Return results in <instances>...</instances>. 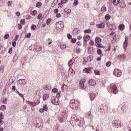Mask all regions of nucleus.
Masks as SVG:
<instances>
[{
	"label": "nucleus",
	"mask_w": 131,
	"mask_h": 131,
	"mask_svg": "<svg viewBox=\"0 0 131 131\" xmlns=\"http://www.w3.org/2000/svg\"><path fill=\"white\" fill-rule=\"evenodd\" d=\"M70 106L72 109L77 110L79 107V102L75 99H72L70 102Z\"/></svg>",
	"instance_id": "nucleus-1"
},
{
	"label": "nucleus",
	"mask_w": 131,
	"mask_h": 131,
	"mask_svg": "<svg viewBox=\"0 0 131 131\" xmlns=\"http://www.w3.org/2000/svg\"><path fill=\"white\" fill-rule=\"evenodd\" d=\"M108 91L109 93H113L116 95L118 93V89H117V86L114 84H111L108 89Z\"/></svg>",
	"instance_id": "nucleus-2"
},
{
	"label": "nucleus",
	"mask_w": 131,
	"mask_h": 131,
	"mask_svg": "<svg viewBox=\"0 0 131 131\" xmlns=\"http://www.w3.org/2000/svg\"><path fill=\"white\" fill-rule=\"evenodd\" d=\"M95 46L97 48H103L104 46L101 43L102 42V39L101 38L97 36L95 38Z\"/></svg>",
	"instance_id": "nucleus-3"
},
{
	"label": "nucleus",
	"mask_w": 131,
	"mask_h": 131,
	"mask_svg": "<svg viewBox=\"0 0 131 131\" xmlns=\"http://www.w3.org/2000/svg\"><path fill=\"white\" fill-rule=\"evenodd\" d=\"M113 125L116 127V128H118L122 126V123H121V121L119 120H115L113 122Z\"/></svg>",
	"instance_id": "nucleus-4"
},
{
	"label": "nucleus",
	"mask_w": 131,
	"mask_h": 131,
	"mask_svg": "<svg viewBox=\"0 0 131 131\" xmlns=\"http://www.w3.org/2000/svg\"><path fill=\"white\" fill-rule=\"evenodd\" d=\"M17 83L18 85H20V86H23L27 83V80L26 79H19L17 82Z\"/></svg>",
	"instance_id": "nucleus-5"
},
{
	"label": "nucleus",
	"mask_w": 131,
	"mask_h": 131,
	"mask_svg": "<svg viewBox=\"0 0 131 131\" xmlns=\"http://www.w3.org/2000/svg\"><path fill=\"white\" fill-rule=\"evenodd\" d=\"M51 103L54 105H59V98L57 97L52 96L51 98Z\"/></svg>",
	"instance_id": "nucleus-6"
},
{
	"label": "nucleus",
	"mask_w": 131,
	"mask_h": 131,
	"mask_svg": "<svg viewBox=\"0 0 131 131\" xmlns=\"http://www.w3.org/2000/svg\"><path fill=\"white\" fill-rule=\"evenodd\" d=\"M113 73L114 75L117 76V77H120L121 76V74H122L121 71L118 69H115Z\"/></svg>",
	"instance_id": "nucleus-7"
},
{
	"label": "nucleus",
	"mask_w": 131,
	"mask_h": 131,
	"mask_svg": "<svg viewBox=\"0 0 131 131\" xmlns=\"http://www.w3.org/2000/svg\"><path fill=\"white\" fill-rule=\"evenodd\" d=\"M110 35L111 37H112V43H115V41H116V33L115 32H112Z\"/></svg>",
	"instance_id": "nucleus-8"
},
{
	"label": "nucleus",
	"mask_w": 131,
	"mask_h": 131,
	"mask_svg": "<svg viewBox=\"0 0 131 131\" xmlns=\"http://www.w3.org/2000/svg\"><path fill=\"white\" fill-rule=\"evenodd\" d=\"M43 126V122H42V120L39 119L37 120V123L36 124V127L38 128H40Z\"/></svg>",
	"instance_id": "nucleus-9"
},
{
	"label": "nucleus",
	"mask_w": 131,
	"mask_h": 131,
	"mask_svg": "<svg viewBox=\"0 0 131 131\" xmlns=\"http://www.w3.org/2000/svg\"><path fill=\"white\" fill-rule=\"evenodd\" d=\"M56 27L57 30H61L62 28H64V25L63 24V23L62 22H57L56 24Z\"/></svg>",
	"instance_id": "nucleus-10"
},
{
	"label": "nucleus",
	"mask_w": 131,
	"mask_h": 131,
	"mask_svg": "<svg viewBox=\"0 0 131 131\" xmlns=\"http://www.w3.org/2000/svg\"><path fill=\"white\" fill-rule=\"evenodd\" d=\"M117 58L118 59V60L123 61L125 60V59H126V55L123 53L117 56Z\"/></svg>",
	"instance_id": "nucleus-11"
},
{
	"label": "nucleus",
	"mask_w": 131,
	"mask_h": 131,
	"mask_svg": "<svg viewBox=\"0 0 131 131\" xmlns=\"http://www.w3.org/2000/svg\"><path fill=\"white\" fill-rule=\"evenodd\" d=\"M85 81H86V79L84 78H82L79 81L80 86H81L82 89H85V86L84 85V82H85Z\"/></svg>",
	"instance_id": "nucleus-12"
},
{
	"label": "nucleus",
	"mask_w": 131,
	"mask_h": 131,
	"mask_svg": "<svg viewBox=\"0 0 131 131\" xmlns=\"http://www.w3.org/2000/svg\"><path fill=\"white\" fill-rule=\"evenodd\" d=\"M92 70H93V68H86L84 69L83 72V73H89V74H91V73H92Z\"/></svg>",
	"instance_id": "nucleus-13"
},
{
	"label": "nucleus",
	"mask_w": 131,
	"mask_h": 131,
	"mask_svg": "<svg viewBox=\"0 0 131 131\" xmlns=\"http://www.w3.org/2000/svg\"><path fill=\"white\" fill-rule=\"evenodd\" d=\"M96 27L97 28H101V29L105 28V23L102 22V23H101L100 24H98L96 25Z\"/></svg>",
	"instance_id": "nucleus-14"
},
{
	"label": "nucleus",
	"mask_w": 131,
	"mask_h": 131,
	"mask_svg": "<svg viewBox=\"0 0 131 131\" xmlns=\"http://www.w3.org/2000/svg\"><path fill=\"white\" fill-rule=\"evenodd\" d=\"M88 83L90 84V85L94 86L96 85V82L95 80H93V79H90Z\"/></svg>",
	"instance_id": "nucleus-15"
},
{
	"label": "nucleus",
	"mask_w": 131,
	"mask_h": 131,
	"mask_svg": "<svg viewBox=\"0 0 131 131\" xmlns=\"http://www.w3.org/2000/svg\"><path fill=\"white\" fill-rule=\"evenodd\" d=\"M98 111L100 113H105V108H104V105H101L98 108Z\"/></svg>",
	"instance_id": "nucleus-16"
},
{
	"label": "nucleus",
	"mask_w": 131,
	"mask_h": 131,
	"mask_svg": "<svg viewBox=\"0 0 131 131\" xmlns=\"http://www.w3.org/2000/svg\"><path fill=\"white\" fill-rule=\"evenodd\" d=\"M95 49L93 47H89L88 48V52L89 54H93Z\"/></svg>",
	"instance_id": "nucleus-17"
},
{
	"label": "nucleus",
	"mask_w": 131,
	"mask_h": 131,
	"mask_svg": "<svg viewBox=\"0 0 131 131\" xmlns=\"http://www.w3.org/2000/svg\"><path fill=\"white\" fill-rule=\"evenodd\" d=\"M83 39L85 41H89V40L91 39V36H90V35L85 34L83 37Z\"/></svg>",
	"instance_id": "nucleus-18"
},
{
	"label": "nucleus",
	"mask_w": 131,
	"mask_h": 131,
	"mask_svg": "<svg viewBox=\"0 0 131 131\" xmlns=\"http://www.w3.org/2000/svg\"><path fill=\"white\" fill-rule=\"evenodd\" d=\"M119 5L120 8H122V9H124V8H125V7H126V5H125V3H124V1H121L120 3H119Z\"/></svg>",
	"instance_id": "nucleus-19"
},
{
	"label": "nucleus",
	"mask_w": 131,
	"mask_h": 131,
	"mask_svg": "<svg viewBox=\"0 0 131 131\" xmlns=\"http://www.w3.org/2000/svg\"><path fill=\"white\" fill-rule=\"evenodd\" d=\"M127 39H128V38H125V41L124 42V50H126V48L127 47Z\"/></svg>",
	"instance_id": "nucleus-20"
},
{
	"label": "nucleus",
	"mask_w": 131,
	"mask_h": 131,
	"mask_svg": "<svg viewBox=\"0 0 131 131\" xmlns=\"http://www.w3.org/2000/svg\"><path fill=\"white\" fill-rule=\"evenodd\" d=\"M75 61V60H74V59L72 58L69 62L68 63V65L70 67H71V66H72L73 65V63H74V61Z\"/></svg>",
	"instance_id": "nucleus-21"
},
{
	"label": "nucleus",
	"mask_w": 131,
	"mask_h": 131,
	"mask_svg": "<svg viewBox=\"0 0 131 131\" xmlns=\"http://www.w3.org/2000/svg\"><path fill=\"white\" fill-rule=\"evenodd\" d=\"M26 102L28 103V104L30 106H32V107H35V103H34V102H30L29 101H26Z\"/></svg>",
	"instance_id": "nucleus-22"
},
{
	"label": "nucleus",
	"mask_w": 131,
	"mask_h": 131,
	"mask_svg": "<svg viewBox=\"0 0 131 131\" xmlns=\"http://www.w3.org/2000/svg\"><path fill=\"white\" fill-rule=\"evenodd\" d=\"M124 28H125V26H124V24H121V25H119V29L121 31L124 30Z\"/></svg>",
	"instance_id": "nucleus-23"
},
{
	"label": "nucleus",
	"mask_w": 131,
	"mask_h": 131,
	"mask_svg": "<svg viewBox=\"0 0 131 131\" xmlns=\"http://www.w3.org/2000/svg\"><path fill=\"white\" fill-rule=\"evenodd\" d=\"M49 97H50V95H49V94H46L43 95V100L46 101V100H47V99L49 98Z\"/></svg>",
	"instance_id": "nucleus-24"
},
{
	"label": "nucleus",
	"mask_w": 131,
	"mask_h": 131,
	"mask_svg": "<svg viewBox=\"0 0 131 131\" xmlns=\"http://www.w3.org/2000/svg\"><path fill=\"white\" fill-rule=\"evenodd\" d=\"M44 90H48V91H50L51 90H52V87H51L50 85H45L44 86Z\"/></svg>",
	"instance_id": "nucleus-25"
},
{
	"label": "nucleus",
	"mask_w": 131,
	"mask_h": 131,
	"mask_svg": "<svg viewBox=\"0 0 131 131\" xmlns=\"http://www.w3.org/2000/svg\"><path fill=\"white\" fill-rule=\"evenodd\" d=\"M75 122H76L75 124L76 125H80L81 122H80V120H79V119L76 118V119H75Z\"/></svg>",
	"instance_id": "nucleus-26"
},
{
	"label": "nucleus",
	"mask_w": 131,
	"mask_h": 131,
	"mask_svg": "<svg viewBox=\"0 0 131 131\" xmlns=\"http://www.w3.org/2000/svg\"><path fill=\"white\" fill-rule=\"evenodd\" d=\"M64 12L66 14H67L68 15H70L71 13V10L69 9H64Z\"/></svg>",
	"instance_id": "nucleus-27"
},
{
	"label": "nucleus",
	"mask_w": 131,
	"mask_h": 131,
	"mask_svg": "<svg viewBox=\"0 0 131 131\" xmlns=\"http://www.w3.org/2000/svg\"><path fill=\"white\" fill-rule=\"evenodd\" d=\"M43 109L45 110V111H48V110H49V107H48V104H44L43 105Z\"/></svg>",
	"instance_id": "nucleus-28"
},
{
	"label": "nucleus",
	"mask_w": 131,
	"mask_h": 131,
	"mask_svg": "<svg viewBox=\"0 0 131 131\" xmlns=\"http://www.w3.org/2000/svg\"><path fill=\"white\" fill-rule=\"evenodd\" d=\"M95 98H96V94H95L94 93L90 94L91 100H94V99H95Z\"/></svg>",
	"instance_id": "nucleus-29"
},
{
	"label": "nucleus",
	"mask_w": 131,
	"mask_h": 131,
	"mask_svg": "<svg viewBox=\"0 0 131 131\" xmlns=\"http://www.w3.org/2000/svg\"><path fill=\"white\" fill-rule=\"evenodd\" d=\"M18 59V56L17 55V54H15L14 57H13V62H17V60Z\"/></svg>",
	"instance_id": "nucleus-30"
},
{
	"label": "nucleus",
	"mask_w": 131,
	"mask_h": 131,
	"mask_svg": "<svg viewBox=\"0 0 131 131\" xmlns=\"http://www.w3.org/2000/svg\"><path fill=\"white\" fill-rule=\"evenodd\" d=\"M120 0H113V4L115 6H117L118 4H119Z\"/></svg>",
	"instance_id": "nucleus-31"
},
{
	"label": "nucleus",
	"mask_w": 131,
	"mask_h": 131,
	"mask_svg": "<svg viewBox=\"0 0 131 131\" xmlns=\"http://www.w3.org/2000/svg\"><path fill=\"white\" fill-rule=\"evenodd\" d=\"M60 49H62V50L66 49V45L63 43H61Z\"/></svg>",
	"instance_id": "nucleus-32"
},
{
	"label": "nucleus",
	"mask_w": 131,
	"mask_h": 131,
	"mask_svg": "<svg viewBox=\"0 0 131 131\" xmlns=\"http://www.w3.org/2000/svg\"><path fill=\"white\" fill-rule=\"evenodd\" d=\"M31 14L32 15V16H35V15H36V14H37V11L36 10H34L31 12Z\"/></svg>",
	"instance_id": "nucleus-33"
},
{
	"label": "nucleus",
	"mask_w": 131,
	"mask_h": 131,
	"mask_svg": "<svg viewBox=\"0 0 131 131\" xmlns=\"http://www.w3.org/2000/svg\"><path fill=\"white\" fill-rule=\"evenodd\" d=\"M78 32H79V30L78 29H75L73 30V33L74 34H78Z\"/></svg>",
	"instance_id": "nucleus-34"
},
{
	"label": "nucleus",
	"mask_w": 131,
	"mask_h": 131,
	"mask_svg": "<svg viewBox=\"0 0 131 131\" xmlns=\"http://www.w3.org/2000/svg\"><path fill=\"white\" fill-rule=\"evenodd\" d=\"M36 7L37 8H41V2H37L36 4Z\"/></svg>",
	"instance_id": "nucleus-35"
},
{
	"label": "nucleus",
	"mask_w": 131,
	"mask_h": 131,
	"mask_svg": "<svg viewBox=\"0 0 131 131\" xmlns=\"http://www.w3.org/2000/svg\"><path fill=\"white\" fill-rule=\"evenodd\" d=\"M47 25H50V24H51V22H52V19L51 18H48L47 20Z\"/></svg>",
	"instance_id": "nucleus-36"
},
{
	"label": "nucleus",
	"mask_w": 131,
	"mask_h": 131,
	"mask_svg": "<svg viewBox=\"0 0 131 131\" xmlns=\"http://www.w3.org/2000/svg\"><path fill=\"white\" fill-rule=\"evenodd\" d=\"M0 109L2 111H5L7 108L6 107V105H2Z\"/></svg>",
	"instance_id": "nucleus-37"
},
{
	"label": "nucleus",
	"mask_w": 131,
	"mask_h": 131,
	"mask_svg": "<svg viewBox=\"0 0 131 131\" xmlns=\"http://www.w3.org/2000/svg\"><path fill=\"white\" fill-rule=\"evenodd\" d=\"M17 94L18 95H19L21 97V98H22V99H23V100L24 101V100H25V99H24V95H23V94L20 93V92H19L18 91H17Z\"/></svg>",
	"instance_id": "nucleus-38"
},
{
	"label": "nucleus",
	"mask_w": 131,
	"mask_h": 131,
	"mask_svg": "<svg viewBox=\"0 0 131 131\" xmlns=\"http://www.w3.org/2000/svg\"><path fill=\"white\" fill-rule=\"evenodd\" d=\"M67 89H68L67 85H66L64 83H63V85L62 87V90H67Z\"/></svg>",
	"instance_id": "nucleus-39"
},
{
	"label": "nucleus",
	"mask_w": 131,
	"mask_h": 131,
	"mask_svg": "<svg viewBox=\"0 0 131 131\" xmlns=\"http://www.w3.org/2000/svg\"><path fill=\"white\" fill-rule=\"evenodd\" d=\"M94 73L95 75H100V72L98 70H95L94 71Z\"/></svg>",
	"instance_id": "nucleus-40"
},
{
	"label": "nucleus",
	"mask_w": 131,
	"mask_h": 131,
	"mask_svg": "<svg viewBox=\"0 0 131 131\" xmlns=\"http://www.w3.org/2000/svg\"><path fill=\"white\" fill-rule=\"evenodd\" d=\"M106 67H110L111 66V61H107L106 63Z\"/></svg>",
	"instance_id": "nucleus-41"
},
{
	"label": "nucleus",
	"mask_w": 131,
	"mask_h": 131,
	"mask_svg": "<svg viewBox=\"0 0 131 131\" xmlns=\"http://www.w3.org/2000/svg\"><path fill=\"white\" fill-rule=\"evenodd\" d=\"M73 5L75 6H77L78 5V0H75Z\"/></svg>",
	"instance_id": "nucleus-42"
},
{
	"label": "nucleus",
	"mask_w": 131,
	"mask_h": 131,
	"mask_svg": "<svg viewBox=\"0 0 131 131\" xmlns=\"http://www.w3.org/2000/svg\"><path fill=\"white\" fill-rule=\"evenodd\" d=\"M41 47L40 46H39V47H37V48H36V51H37V52H40V51H41Z\"/></svg>",
	"instance_id": "nucleus-43"
},
{
	"label": "nucleus",
	"mask_w": 131,
	"mask_h": 131,
	"mask_svg": "<svg viewBox=\"0 0 131 131\" xmlns=\"http://www.w3.org/2000/svg\"><path fill=\"white\" fill-rule=\"evenodd\" d=\"M97 53L98 55H101V54H102V50H101L100 49H98L97 51Z\"/></svg>",
	"instance_id": "nucleus-44"
},
{
	"label": "nucleus",
	"mask_w": 131,
	"mask_h": 131,
	"mask_svg": "<svg viewBox=\"0 0 131 131\" xmlns=\"http://www.w3.org/2000/svg\"><path fill=\"white\" fill-rule=\"evenodd\" d=\"M80 49L79 48H76V49L75 50V53L76 54H79V53L80 52Z\"/></svg>",
	"instance_id": "nucleus-45"
},
{
	"label": "nucleus",
	"mask_w": 131,
	"mask_h": 131,
	"mask_svg": "<svg viewBox=\"0 0 131 131\" xmlns=\"http://www.w3.org/2000/svg\"><path fill=\"white\" fill-rule=\"evenodd\" d=\"M52 93H54V94H56V93H58V89L54 88L52 90Z\"/></svg>",
	"instance_id": "nucleus-46"
},
{
	"label": "nucleus",
	"mask_w": 131,
	"mask_h": 131,
	"mask_svg": "<svg viewBox=\"0 0 131 131\" xmlns=\"http://www.w3.org/2000/svg\"><path fill=\"white\" fill-rule=\"evenodd\" d=\"M92 59L91 57V56L87 57V60H86V62H91L92 61Z\"/></svg>",
	"instance_id": "nucleus-47"
},
{
	"label": "nucleus",
	"mask_w": 131,
	"mask_h": 131,
	"mask_svg": "<svg viewBox=\"0 0 131 131\" xmlns=\"http://www.w3.org/2000/svg\"><path fill=\"white\" fill-rule=\"evenodd\" d=\"M71 41L73 43H75V42H76V38H72V39H71Z\"/></svg>",
	"instance_id": "nucleus-48"
},
{
	"label": "nucleus",
	"mask_w": 131,
	"mask_h": 131,
	"mask_svg": "<svg viewBox=\"0 0 131 131\" xmlns=\"http://www.w3.org/2000/svg\"><path fill=\"white\" fill-rule=\"evenodd\" d=\"M90 46H94L95 45V42H94L93 40H90Z\"/></svg>",
	"instance_id": "nucleus-49"
},
{
	"label": "nucleus",
	"mask_w": 131,
	"mask_h": 131,
	"mask_svg": "<svg viewBox=\"0 0 131 131\" xmlns=\"http://www.w3.org/2000/svg\"><path fill=\"white\" fill-rule=\"evenodd\" d=\"M8 99L7 98H5L3 100V103L4 104H7V103H8Z\"/></svg>",
	"instance_id": "nucleus-50"
},
{
	"label": "nucleus",
	"mask_w": 131,
	"mask_h": 131,
	"mask_svg": "<svg viewBox=\"0 0 131 131\" xmlns=\"http://www.w3.org/2000/svg\"><path fill=\"white\" fill-rule=\"evenodd\" d=\"M101 12H102V13H103V12H106V8H105V7H102V8H101Z\"/></svg>",
	"instance_id": "nucleus-51"
},
{
	"label": "nucleus",
	"mask_w": 131,
	"mask_h": 131,
	"mask_svg": "<svg viewBox=\"0 0 131 131\" xmlns=\"http://www.w3.org/2000/svg\"><path fill=\"white\" fill-rule=\"evenodd\" d=\"M18 38H19V35H16L14 37L15 41H17V40H18Z\"/></svg>",
	"instance_id": "nucleus-52"
},
{
	"label": "nucleus",
	"mask_w": 131,
	"mask_h": 131,
	"mask_svg": "<svg viewBox=\"0 0 131 131\" xmlns=\"http://www.w3.org/2000/svg\"><path fill=\"white\" fill-rule=\"evenodd\" d=\"M0 119H4V115L3 114V112L0 113Z\"/></svg>",
	"instance_id": "nucleus-53"
},
{
	"label": "nucleus",
	"mask_w": 131,
	"mask_h": 131,
	"mask_svg": "<svg viewBox=\"0 0 131 131\" xmlns=\"http://www.w3.org/2000/svg\"><path fill=\"white\" fill-rule=\"evenodd\" d=\"M35 27H36V26L35 25H32L31 26V30H35Z\"/></svg>",
	"instance_id": "nucleus-54"
},
{
	"label": "nucleus",
	"mask_w": 131,
	"mask_h": 131,
	"mask_svg": "<svg viewBox=\"0 0 131 131\" xmlns=\"http://www.w3.org/2000/svg\"><path fill=\"white\" fill-rule=\"evenodd\" d=\"M9 34H5L4 36L5 39H8V38H9Z\"/></svg>",
	"instance_id": "nucleus-55"
},
{
	"label": "nucleus",
	"mask_w": 131,
	"mask_h": 131,
	"mask_svg": "<svg viewBox=\"0 0 131 131\" xmlns=\"http://www.w3.org/2000/svg\"><path fill=\"white\" fill-rule=\"evenodd\" d=\"M9 54H12L13 53V47L10 48L9 51H8Z\"/></svg>",
	"instance_id": "nucleus-56"
},
{
	"label": "nucleus",
	"mask_w": 131,
	"mask_h": 131,
	"mask_svg": "<svg viewBox=\"0 0 131 131\" xmlns=\"http://www.w3.org/2000/svg\"><path fill=\"white\" fill-rule=\"evenodd\" d=\"M31 36V33H28L27 34V35H26V37H27V38H30Z\"/></svg>",
	"instance_id": "nucleus-57"
},
{
	"label": "nucleus",
	"mask_w": 131,
	"mask_h": 131,
	"mask_svg": "<svg viewBox=\"0 0 131 131\" xmlns=\"http://www.w3.org/2000/svg\"><path fill=\"white\" fill-rule=\"evenodd\" d=\"M12 4H13V2L12 1L8 2V7H11L12 6Z\"/></svg>",
	"instance_id": "nucleus-58"
},
{
	"label": "nucleus",
	"mask_w": 131,
	"mask_h": 131,
	"mask_svg": "<svg viewBox=\"0 0 131 131\" xmlns=\"http://www.w3.org/2000/svg\"><path fill=\"white\" fill-rule=\"evenodd\" d=\"M69 70H70V72L72 73V74H73V73H74V74H75V72H74V71L73 70V69L70 68Z\"/></svg>",
	"instance_id": "nucleus-59"
},
{
	"label": "nucleus",
	"mask_w": 131,
	"mask_h": 131,
	"mask_svg": "<svg viewBox=\"0 0 131 131\" xmlns=\"http://www.w3.org/2000/svg\"><path fill=\"white\" fill-rule=\"evenodd\" d=\"M59 12V9H55L54 10V14H57Z\"/></svg>",
	"instance_id": "nucleus-60"
},
{
	"label": "nucleus",
	"mask_w": 131,
	"mask_h": 131,
	"mask_svg": "<svg viewBox=\"0 0 131 131\" xmlns=\"http://www.w3.org/2000/svg\"><path fill=\"white\" fill-rule=\"evenodd\" d=\"M67 37L69 39H71V38H72V36L70 34H68Z\"/></svg>",
	"instance_id": "nucleus-61"
},
{
	"label": "nucleus",
	"mask_w": 131,
	"mask_h": 131,
	"mask_svg": "<svg viewBox=\"0 0 131 131\" xmlns=\"http://www.w3.org/2000/svg\"><path fill=\"white\" fill-rule=\"evenodd\" d=\"M85 33H91L92 32V31L91 30H86L84 31Z\"/></svg>",
	"instance_id": "nucleus-62"
},
{
	"label": "nucleus",
	"mask_w": 131,
	"mask_h": 131,
	"mask_svg": "<svg viewBox=\"0 0 131 131\" xmlns=\"http://www.w3.org/2000/svg\"><path fill=\"white\" fill-rule=\"evenodd\" d=\"M18 29H19V30H21V29H22V25L19 24L18 25Z\"/></svg>",
	"instance_id": "nucleus-63"
},
{
	"label": "nucleus",
	"mask_w": 131,
	"mask_h": 131,
	"mask_svg": "<svg viewBox=\"0 0 131 131\" xmlns=\"http://www.w3.org/2000/svg\"><path fill=\"white\" fill-rule=\"evenodd\" d=\"M20 23L24 25V24H25V19H21Z\"/></svg>",
	"instance_id": "nucleus-64"
}]
</instances>
